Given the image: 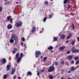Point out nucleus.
<instances>
[{"label": "nucleus", "mask_w": 79, "mask_h": 79, "mask_svg": "<svg viewBox=\"0 0 79 79\" xmlns=\"http://www.w3.org/2000/svg\"><path fill=\"white\" fill-rule=\"evenodd\" d=\"M22 25H23V22L21 21H19V22L15 23V26L16 27H19L21 26Z\"/></svg>", "instance_id": "nucleus-1"}, {"label": "nucleus", "mask_w": 79, "mask_h": 79, "mask_svg": "<svg viewBox=\"0 0 79 79\" xmlns=\"http://www.w3.org/2000/svg\"><path fill=\"white\" fill-rule=\"evenodd\" d=\"M48 73H51L55 71V67L53 66H51L48 69Z\"/></svg>", "instance_id": "nucleus-2"}, {"label": "nucleus", "mask_w": 79, "mask_h": 79, "mask_svg": "<svg viewBox=\"0 0 79 79\" xmlns=\"http://www.w3.org/2000/svg\"><path fill=\"white\" fill-rule=\"evenodd\" d=\"M16 38L18 39V36H16V34H13L12 35L11 39H13L14 40L16 41Z\"/></svg>", "instance_id": "nucleus-3"}, {"label": "nucleus", "mask_w": 79, "mask_h": 79, "mask_svg": "<svg viewBox=\"0 0 79 79\" xmlns=\"http://www.w3.org/2000/svg\"><path fill=\"white\" fill-rule=\"evenodd\" d=\"M72 53H79V49H76V48L73 47V48L72 49Z\"/></svg>", "instance_id": "nucleus-4"}, {"label": "nucleus", "mask_w": 79, "mask_h": 79, "mask_svg": "<svg viewBox=\"0 0 79 79\" xmlns=\"http://www.w3.org/2000/svg\"><path fill=\"white\" fill-rule=\"evenodd\" d=\"M41 53V52L40 51H36L35 52V55L36 58H38L39 55H40V54Z\"/></svg>", "instance_id": "nucleus-5"}, {"label": "nucleus", "mask_w": 79, "mask_h": 79, "mask_svg": "<svg viewBox=\"0 0 79 79\" xmlns=\"http://www.w3.org/2000/svg\"><path fill=\"white\" fill-rule=\"evenodd\" d=\"M66 37V35L64 34H62L60 36V38L62 40H64Z\"/></svg>", "instance_id": "nucleus-6"}, {"label": "nucleus", "mask_w": 79, "mask_h": 79, "mask_svg": "<svg viewBox=\"0 0 79 79\" xmlns=\"http://www.w3.org/2000/svg\"><path fill=\"white\" fill-rule=\"evenodd\" d=\"M73 57L71 55L67 57L68 60H73Z\"/></svg>", "instance_id": "nucleus-7"}, {"label": "nucleus", "mask_w": 79, "mask_h": 79, "mask_svg": "<svg viewBox=\"0 0 79 79\" xmlns=\"http://www.w3.org/2000/svg\"><path fill=\"white\" fill-rule=\"evenodd\" d=\"M65 47L64 46H61L59 48V50H60L61 51H63L65 48Z\"/></svg>", "instance_id": "nucleus-8"}, {"label": "nucleus", "mask_w": 79, "mask_h": 79, "mask_svg": "<svg viewBox=\"0 0 79 79\" xmlns=\"http://www.w3.org/2000/svg\"><path fill=\"white\" fill-rule=\"evenodd\" d=\"M22 59V58H21V57H18L17 60V62L18 63H19L20 62V61H21V60Z\"/></svg>", "instance_id": "nucleus-9"}, {"label": "nucleus", "mask_w": 79, "mask_h": 79, "mask_svg": "<svg viewBox=\"0 0 79 79\" xmlns=\"http://www.w3.org/2000/svg\"><path fill=\"white\" fill-rule=\"evenodd\" d=\"M12 27V25L11 24H8L7 26L8 29H11Z\"/></svg>", "instance_id": "nucleus-10"}, {"label": "nucleus", "mask_w": 79, "mask_h": 79, "mask_svg": "<svg viewBox=\"0 0 79 79\" xmlns=\"http://www.w3.org/2000/svg\"><path fill=\"white\" fill-rule=\"evenodd\" d=\"M36 31V27L35 26H34L32 27V30L31 31V32H35Z\"/></svg>", "instance_id": "nucleus-11"}, {"label": "nucleus", "mask_w": 79, "mask_h": 79, "mask_svg": "<svg viewBox=\"0 0 79 79\" xmlns=\"http://www.w3.org/2000/svg\"><path fill=\"white\" fill-rule=\"evenodd\" d=\"M77 68H76L74 66H72L71 68V69H70L71 71H75V69H76Z\"/></svg>", "instance_id": "nucleus-12"}, {"label": "nucleus", "mask_w": 79, "mask_h": 79, "mask_svg": "<svg viewBox=\"0 0 79 79\" xmlns=\"http://www.w3.org/2000/svg\"><path fill=\"white\" fill-rule=\"evenodd\" d=\"M16 71V69L15 68H14V69H13L12 70V71L11 72V74L12 75H13V74H15V72Z\"/></svg>", "instance_id": "nucleus-13"}, {"label": "nucleus", "mask_w": 79, "mask_h": 79, "mask_svg": "<svg viewBox=\"0 0 79 79\" xmlns=\"http://www.w3.org/2000/svg\"><path fill=\"white\" fill-rule=\"evenodd\" d=\"M70 2V0H64V4H66L68 2L69 3Z\"/></svg>", "instance_id": "nucleus-14"}, {"label": "nucleus", "mask_w": 79, "mask_h": 79, "mask_svg": "<svg viewBox=\"0 0 79 79\" xmlns=\"http://www.w3.org/2000/svg\"><path fill=\"white\" fill-rule=\"evenodd\" d=\"M27 76H32V73L31 72L29 71L27 73Z\"/></svg>", "instance_id": "nucleus-15"}, {"label": "nucleus", "mask_w": 79, "mask_h": 79, "mask_svg": "<svg viewBox=\"0 0 79 79\" xmlns=\"http://www.w3.org/2000/svg\"><path fill=\"white\" fill-rule=\"evenodd\" d=\"M11 67V66L10 65L8 64L7 65L6 68L7 71H9L10 70V67Z\"/></svg>", "instance_id": "nucleus-16"}, {"label": "nucleus", "mask_w": 79, "mask_h": 79, "mask_svg": "<svg viewBox=\"0 0 79 79\" xmlns=\"http://www.w3.org/2000/svg\"><path fill=\"white\" fill-rule=\"evenodd\" d=\"M69 36H68L67 38L66 39L67 40H68V39H70L71 37H72V35L71 34V33H70Z\"/></svg>", "instance_id": "nucleus-17"}, {"label": "nucleus", "mask_w": 79, "mask_h": 79, "mask_svg": "<svg viewBox=\"0 0 79 79\" xmlns=\"http://www.w3.org/2000/svg\"><path fill=\"white\" fill-rule=\"evenodd\" d=\"M6 62V59H3L2 60V63L3 64H5V63Z\"/></svg>", "instance_id": "nucleus-18"}, {"label": "nucleus", "mask_w": 79, "mask_h": 79, "mask_svg": "<svg viewBox=\"0 0 79 79\" xmlns=\"http://www.w3.org/2000/svg\"><path fill=\"white\" fill-rule=\"evenodd\" d=\"M19 52H18L15 55V59L19 58Z\"/></svg>", "instance_id": "nucleus-19"}, {"label": "nucleus", "mask_w": 79, "mask_h": 79, "mask_svg": "<svg viewBox=\"0 0 79 79\" xmlns=\"http://www.w3.org/2000/svg\"><path fill=\"white\" fill-rule=\"evenodd\" d=\"M10 3H11V1H6L5 3V5H10Z\"/></svg>", "instance_id": "nucleus-20"}, {"label": "nucleus", "mask_w": 79, "mask_h": 79, "mask_svg": "<svg viewBox=\"0 0 79 79\" xmlns=\"http://www.w3.org/2000/svg\"><path fill=\"white\" fill-rule=\"evenodd\" d=\"M11 19V16H8L7 17V21H10Z\"/></svg>", "instance_id": "nucleus-21"}, {"label": "nucleus", "mask_w": 79, "mask_h": 79, "mask_svg": "<svg viewBox=\"0 0 79 79\" xmlns=\"http://www.w3.org/2000/svg\"><path fill=\"white\" fill-rule=\"evenodd\" d=\"M53 48L51 46H50L48 48V50H52Z\"/></svg>", "instance_id": "nucleus-22"}, {"label": "nucleus", "mask_w": 79, "mask_h": 79, "mask_svg": "<svg viewBox=\"0 0 79 79\" xmlns=\"http://www.w3.org/2000/svg\"><path fill=\"white\" fill-rule=\"evenodd\" d=\"M9 42L11 44H13V43H14V40L13 39H11L10 40Z\"/></svg>", "instance_id": "nucleus-23"}, {"label": "nucleus", "mask_w": 79, "mask_h": 79, "mask_svg": "<svg viewBox=\"0 0 79 79\" xmlns=\"http://www.w3.org/2000/svg\"><path fill=\"white\" fill-rule=\"evenodd\" d=\"M49 78L50 79H53V76L52 75H50L49 76Z\"/></svg>", "instance_id": "nucleus-24"}, {"label": "nucleus", "mask_w": 79, "mask_h": 79, "mask_svg": "<svg viewBox=\"0 0 79 79\" xmlns=\"http://www.w3.org/2000/svg\"><path fill=\"white\" fill-rule=\"evenodd\" d=\"M72 27H73V29L74 30L75 29V27L74 26V24L72 23Z\"/></svg>", "instance_id": "nucleus-25"}, {"label": "nucleus", "mask_w": 79, "mask_h": 79, "mask_svg": "<svg viewBox=\"0 0 79 79\" xmlns=\"http://www.w3.org/2000/svg\"><path fill=\"white\" fill-rule=\"evenodd\" d=\"M53 17V15H52V14L49 15L48 18L49 19H50V18H52Z\"/></svg>", "instance_id": "nucleus-26"}, {"label": "nucleus", "mask_w": 79, "mask_h": 79, "mask_svg": "<svg viewBox=\"0 0 79 79\" xmlns=\"http://www.w3.org/2000/svg\"><path fill=\"white\" fill-rule=\"evenodd\" d=\"M47 19V18L46 17H45L43 19V21L44 22H45L46 21V20Z\"/></svg>", "instance_id": "nucleus-27"}, {"label": "nucleus", "mask_w": 79, "mask_h": 79, "mask_svg": "<svg viewBox=\"0 0 79 79\" xmlns=\"http://www.w3.org/2000/svg\"><path fill=\"white\" fill-rule=\"evenodd\" d=\"M23 56V53H21L20 54V56H19V57H20V58H22Z\"/></svg>", "instance_id": "nucleus-28"}, {"label": "nucleus", "mask_w": 79, "mask_h": 79, "mask_svg": "<svg viewBox=\"0 0 79 79\" xmlns=\"http://www.w3.org/2000/svg\"><path fill=\"white\" fill-rule=\"evenodd\" d=\"M78 58H79V56H77L75 57L74 58V60H78Z\"/></svg>", "instance_id": "nucleus-29"}, {"label": "nucleus", "mask_w": 79, "mask_h": 79, "mask_svg": "<svg viewBox=\"0 0 79 79\" xmlns=\"http://www.w3.org/2000/svg\"><path fill=\"white\" fill-rule=\"evenodd\" d=\"M65 64L66 65H67V66H69V62L67 61H65Z\"/></svg>", "instance_id": "nucleus-30"}, {"label": "nucleus", "mask_w": 79, "mask_h": 79, "mask_svg": "<svg viewBox=\"0 0 79 79\" xmlns=\"http://www.w3.org/2000/svg\"><path fill=\"white\" fill-rule=\"evenodd\" d=\"M54 41H57V38H56V37H55L53 38Z\"/></svg>", "instance_id": "nucleus-31"}, {"label": "nucleus", "mask_w": 79, "mask_h": 79, "mask_svg": "<svg viewBox=\"0 0 79 79\" xmlns=\"http://www.w3.org/2000/svg\"><path fill=\"white\" fill-rule=\"evenodd\" d=\"M7 77V75H5L3 77V78L4 79H6Z\"/></svg>", "instance_id": "nucleus-32"}, {"label": "nucleus", "mask_w": 79, "mask_h": 79, "mask_svg": "<svg viewBox=\"0 0 79 79\" xmlns=\"http://www.w3.org/2000/svg\"><path fill=\"white\" fill-rule=\"evenodd\" d=\"M61 64H62V65H63V64H64V61H61Z\"/></svg>", "instance_id": "nucleus-33"}, {"label": "nucleus", "mask_w": 79, "mask_h": 79, "mask_svg": "<svg viewBox=\"0 0 79 79\" xmlns=\"http://www.w3.org/2000/svg\"><path fill=\"white\" fill-rule=\"evenodd\" d=\"M10 20V23H13V18L11 19Z\"/></svg>", "instance_id": "nucleus-34"}, {"label": "nucleus", "mask_w": 79, "mask_h": 79, "mask_svg": "<svg viewBox=\"0 0 79 79\" xmlns=\"http://www.w3.org/2000/svg\"><path fill=\"white\" fill-rule=\"evenodd\" d=\"M22 40L23 41V42H24V41H25V39H24V38L23 37L22 38Z\"/></svg>", "instance_id": "nucleus-35"}, {"label": "nucleus", "mask_w": 79, "mask_h": 79, "mask_svg": "<svg viewBox=\"0 0 79 79\" xmlns=\"http://www.w3.org/2000/svg\"><path fill=\"white\" fill-rule=\"evenodd\" d=\"M47 57H45L43 59V61H45V60H47Z\"/></svg>", "instance_id": "nucleus-36"}, {"label": "nucleus", "mask_w": 79, "mask_h": 79, "mask_svg": "<svg viewBox=\"0 0 79 79\" xmlns=\"http://www.w3.org/2000/svg\"><path fill=\"white\" fill-rule=\"evenodd\" d=\"M44 3L45 5H47L48 3V1H45L44 2Z\"/></svg>", "instance_id": "nucleus-37"}, {"label": "nucleus", "mask_w": 79, "mask_h": 79, "mask_svg": "<svg viewBox=\"0 0 79 79\" xmlns=\"http://www.w3.org/2000/svg\"><path fill=\"white\" fill-rule=\"evenodd\" d=\"M79 60H78L77 62H76L75 64H79Z\"/></svg>", "instance_id": "nucleus-38"}, {"label": "nucleus", "mask_w": 79, "mask_h": 79, "mask_svg": "<svg viewBox=\"0 0 79 79\" xmlns=\"http://www.w3.org/2000/svg\"><path fill=\"white\" fill-rule=\"evenodd\" d=\"M58 64V62H55V65L56 66H57Z\"/></svg>", "instance_id": "nucleus-39"}, {"label": "nucleus", "mask_w": 79, "mask_h": 79, "mask_svg": "<svg viewBox=\"0 0 79 79\" xmlns=\"http://www.w3.org/2000/svg\"><path fill=\"white\" fill-rule=\"evenodd\" d=\"M2 10H3V8H2V7H0V11H2Z\"/></svg>", "instance_id": "nucleus-40"}, {"label": "nucleus", "mask_w": 79, "mask_h": 79, "mask_svg": "<svg viewBox=\"0 0 79 79\" xmlns=\"http://www.w3.org/2000/svg\"><path fill=\"white\" fill-rule=\"evenodd\" d=\"M21 45L22 47H23V42H21Z\"/></svg>", "instance_id": "nucleus-41"}, {"label": "nucleus", "mask_w": 79, "mask_h": 79, "mask_svg": "<svg viewBox=\"0 0 79 79\" xmlns=\"http://www.w3.org/2000/svg\"><path fill=\"white\" fill-rule=\"evenodd\" d=\"M75 43V41H73L72 43V45H74Z\"/></svg>", "instance_id": "nucleus-42"}, {"label": "nucleus", "mask_w": 79, "mask_h": 79, "mask_svg": "<svg viewBox=\"0 0 79 79\" xmlns=\"http://www.w3.org/2000/svg\"><path fill=\"white\" fill-rule=\"evenodd\" d=\"M61 73H62V74H63V73H64V70H63H63H61Z\"/></svg>", "instance_id": "nucleus-43"}, {"label": "nucleus", "mask_w": 79, "mask_h": 79, "mask_svg": "<svg viewBox=\"0 0 79 79\" xmlns=\"http://www.w3.org/2000/svg\"><path fill=\"white\" fill-rule=\"evenodd\" d=\"M71 53V51H69L67 52V54H69V53Z\"/></svg>", "instance_id": "nucleus-44"}, {"label": "nucleus", "mask_w": 79, "mask_h": 79, "mask_svg": "<svg viewBox=\"0 0 79 79\" xmlns=\"http://www.w3.org/2000/svg\"><path fill=\"white\" fill-rule=\"evenodd\" d=\"M16 75H15L13 77V79H16Z\"/></svg>", "instance_id": "nucleus-45"}, {"label": "nucleus", "mask_w": 79, "mask_h": 79, "mask_svg": "<svg viewBox=\"0 0 79 79\" xmlns=\"http://www.w3.org/2000/svg\"><path fill=\"white\" fill-rule=\"evenodd\" d=\"M16 52V51L15 50H13L12 51V53H15V52Z\"/></svg>", "instance_id": "nucleus-46"}, {"label": "nucleus", "mask_w": 79, "mask_h": 79, "mask_svg": "<svg viewBox=\"0 0 79 79\" xmlns=\"http://www.w3.org/2000/svg\"><path fill=\"white\" fill-rule=\"evenodd\" d=\"M71 5H69L68 7V8H71Z\"/></svg>", "instance_id": "nucleus-47"}, {"label": "nucleus", "mask_w": 79, "mask_h": 79, "mask_svg": "<svg viewBox=\"0 0 79 79\" xmlns=\"http://www.w3.org/2000/svg\"><path fill=\"white\" fill-rule=\"evenodd\" d=\"M71 71H72L71 70H70L68 72V73H71Z\"/></svg>", "instance_id": "nucleus-48"}, {"label": "nucleus", "mask_w": 79, "mask_h": 79, "mask_svg": "<svg viewBox=\"0 0 79 79\" xmlns=\"http://www.w3.org/2000/svg\"><path fill=\"white\" fill-rule=\"evenodd\" d=\"M74 61L73 60V61H72L71 62V64H74Z\"/></svg>", "instance_id": "nucleus-49"}, {"label": "nucleus", "mask_w": 79, "mask_h": 79, "mask_svg": "<svg viewBox=\"0 0 79 79\" xmlns=\"http://www.w3.org/2000/svg\"><path fill=\"white\" fill-rule=\"evenodd\" d=\"M77 40L79 42V36L77 38Z\"/></svg>", "instance_id": "nucleus-50"}, {"label": "nucleus", "mask_w": 79, "mask_h": 79, "mask_svg": "<svg viewBox=\"0 0 79 79\" xmlns=\"http://www.w3.org/2000/svg\"><path fill=\"white\" fill-rule=\"evenodd\" d=\"M44 28H42V32H41L40 33H41L42 32L44 31Z\"/></svg>", "instance_id": "nucleus-51"}, {"label": "nucleus", "mask_w": 79, "mask_h": 79, "mask_svg": "<svg viewBox=\"0 0 79 79\" xmlns=\"http://www.w3.org/2000/svg\"><path fill=\"white\" fill-rule=\"evenodd\" d=\"M68 42H69V40H67L66 41V44H68Z\"/></svg>", "instance_id": "nucleus-52"}, {"label": "nucleus", "mask_w": 79, "mask_h": 79, "mask_svg": "<svg viewBox=\"0 0 79 79\" xmlns=\"http://www.w3.org/2000/svg\"><path fill=\"white\" fill-rule=\"evenodd\" d=\"M23 47H24L26 48V44H25L24 45H23Z\"/></svg>", "instance_id": "nucleus-53"}, {"label": "nucleus", "mask_w": 79, "mask_h": 79, "mask_svg": "<svg viewBox=\"0 0 79 79\" xmlns=\"http://www.w3.org/2000/svg\"><path fill=\"white\" fill-rule=\"evenodd\" d=\"M21 79V77H18V79Z\"/></svg>", "instance_id": "nucleus-54"}, {"label": "nucleus", "mask_w": 79, "mask_h": 79, "mask_svg": "<svg viewBox=\"0 0 79 79\" xmlns=\"http://www.w3.org/2000/svg\"><path fill=\"white\" fill-rule=\"evenodd\" d=\"M18 3H19V2H16V4H18Z\"/></svg>", "instance_id": "nucleus-55"}, {"label": "nucleus", "mask_w": 79, "mask_h": 79, "mask_svg": "<svg viewBox=\"0 0 79 79\" xmlns=\"http://www.w3.org/2000/svg\"><path fill=\"white\" fill-rule=\"evenodd\" d=\"M39 74H40V73H39V72H38V73H37V75H39Z\"/></svg>", "instance_id": "nucleus-56"}, {"label": "nucleus", "mask_w": 79, "mask_h": 79, "mask_svg": "<svg viewBox=\"0 0 79 79\" xmlns=\"http://www.w3.org/2000/svg\"><path fill=\"white\" fill-rule=\"evenodd\" d=\"M41 72L43 73V72H44V70H41Z\"/></svg>", "instance_id": "nucleus-57"}, {"label": "nucleus", "mask_w": 79, "mask_h": 79, "mask_svg": "<svg viewBox=\"0 0 79 79\" xmlns=\"http://www.w3.org/2000/svg\"><path fill=\"white\" fill-rule=\"evenodd\" d=\"M17 7H19V5H17L16 6Z\"/></svg>", "instance_id": "nucleus-58"}, {"label": "nucleus", "mask_w": 79, "mask_h": 79, "mask_svg": "<svg viewBox=\"0 0 79 79\" xmlns=\"http://www.w3.org/2000/svg\"><path fill=\"white\" fill-rule=\"evenodd\" d=\"M65 17H67V15H65Z\"/></svg>", "instance_id": "nucleus-59"}, {"label": "nucleus", "mask_w": 79, "mask_h": 79, "mask_svg": "<svg viewBox=\"0 0 79 79\" xmlns=\"http://www.w3.org/2000/svg\"><path fill=\"white\" fill-rule=\"evenodd\" d=\"M61 79H64V78H63V77H61Z\"/></svg>", "instance_id": "nucleus-60"}, {"label": "nucleus", "mask_w": 79, "mask_h": 79, "mask_svg": "<svg viewBox=\"0 0 79 79\" xmlns=\"http://www.w3.org/2000/svg\"><path fill=\"white\" fill-rule=\"evenodd\" d=\"M77 68H79V65H78V66H77Z\"/></svg>", "instance_id": "nucleus-61"}, {"label": "nucleus", "mask_w": 79, "mask_h": 79, "mask_svg": "<svg viewBox=\"0 0 79 79\" xmlns=\"http://www.w3.org/2000/svg\"><path fill=\"white\" fill-rule=\"evenodd\" d=\"M42 77H43V78H44V76H42Z\"/></svg>", "instance_id": "nucleus-62"}, {"label": "nucleus", "mask_w": 79, "mask_h": 79, "mask_svg": "<svg viewBox=\"0 0 79 79\" xmlns=\"http://www.w3.org/2000/svg\"><path fill=\"white\" fill-rule=\"evenodd\" d=\"M15 50H17V49H16V48H15Z\"/></svg>", "instance_id": "nucleus-63"}, {"label": "nucleus", "mask_w": 79, "mask_h": 79, "mask_svg": "<svg viewBox=\"0 0 79 79\" xmlns=\"http://www.w3.org/2000/svg\"><path fill=\"white\" fill-rule=\"evenodd\" d=\"M42 57H42V56L41 58H42Z\"/></svg>", "instance_id": "nucleus-64"}]
</instances>
